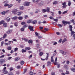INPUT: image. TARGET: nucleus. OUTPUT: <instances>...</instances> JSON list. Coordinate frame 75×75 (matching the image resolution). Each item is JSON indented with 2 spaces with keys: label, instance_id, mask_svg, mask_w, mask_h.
Wrapping results in <instances>:
<instances>
[{
  "label": "nucleus",
  "instance_id": "obj_50",
  "mask_svg": "<svg viewBox=\"0 0 75 75\" xmlns=\"http://www.w3.org/2000/svg\"><path fill=\"white\" fill-rule=\"evenodd\" d=\"M33 74H34V73L32 71H30L29 72V74L30 75H33Z\"/></svg>",
  "mask_w": 75,
  "mask_h": 75
},
{
  "label": "nucleus",
  "instance_id": "obj_4",
  "mask_svg": "<svg viewBox=\"0 0 75 75\" xmlns=\"http://www.w3.org/2000/svg\"><path fill=\"white\" fill-rule=\"evenodd\" d=\"M18 11V10L17 9H13L12 11V13L13 14H16V12Z\"/></svg>",
  "mask_w": 75,
  "mask_h": 75
},
{
  "label": "nucleus",
  "instance_id": "obj_12",
  "mask_svg": "<svg viewBox=\"0 0 75 75\" xmlns=\"http://www.w3.org/2000/svg\"><path fill=\"white\" fill-rule=\"evenodd\" d=\"M33 23V20H29L27 21V23Z\"/></svg>",
  "mask_w": 75,
  "mask_h": 75
},
{
  "label": "nucleus",
  "instance_id": "obj_28",
  "mask_svg": "<svg viewBox=\"0 0 75 75\" xmlns=\"http://www.w3.org/2000/svg\"><path fill=\"white\" fill-rule=\"evenodd\" d=\"M53 4H58V2L57 1H55L53 3Z\"/></svg>",
  "mask_w": 75,
  "mask_h": 75
},
{
  "label": "nucleus",
  "instance_id": "obj_42",
  "mask_svg": "<svg viewBox=\"0 0 75 75\" xmlns=\"http://www.w3.org/2000/svg\"><path fill=\"white\" fill-rule=\"evenodd\" d=\"M71 71H73V72H75V69L74 68H72L71 69Z\"/></svg>",
  "mask_w": 75,
  "mask_h": 75
},
{
  "label": "nucleus",
  "instance_id": "obj_55",
  "mask_svg": "<svg viewBox=\"0 0 75 75\" xmlns=\"http://www.w3.org/2000/svg\"><path fill=\"white\" fill-rule=\"evenodd\" d=\"M13 67H11L9 69V70L10 71H13Z\"/></svg>",
  "mask_w": 75,
  "mask_h": 75
},
{
  "label": "nucleus",
  "instance_id": "obj_14",
  "mask_svg": "<svg viewBox=\"0 0 75 75\" xmlns=\"http://www.w3.org/2000/svg\"><path fill=\"white\" fill-rule=\"evenodd\" d=\"M20 58L19 57H16L15 59V61H18V60H20Z\"/></svg>",
  "mask_w": 75,
  "mask_h": 75
},
{
  "label": "nucleus",
  "instance_id": "obj_36",
  "mask_svg": "<svg viewBox=\"0 0 75 75\" xmlns=\"http://www.w3.org/2000/svg\"><path fill=\"white\" fill-rule=\"evenodd\" d=\"M27 51L25 50L24 49H22V52H26Z\"/></svg>",
  "mask_w": 75,
  "mask_h": 75
},
{
  "label": "nucleus",
  "instance_id": "obj_24",
  "mask_svg": "<svg viewBox=\"0 0 75 75\" xmlns=\"http://www.w3.org/2000/svg\"><path fill=\"white\" fill-rule=\"evenodd\" d=\"M68 6H70L71 4V1H68Z\"/></svg>",
  "mask_w": 75,
  "mask_h": 75
},
{
  "label": "nucleus",
  "instance_id": "obj_58",
  "mask_svg": "<svg viewBox=\"0 0 75 75\" xmlns=\"http://www.w3.org/2000/svg\"><path fill=\"white\" fill-rule=\"evenodd\" d=\"M12 58V57H10L7 58L8 60H10Z\"/></svg>",
  "mask_w": 75,
  "mask_h": 75
},
{
  "label": "nucleus",
  "instance_id": "obj_11",
  "mask_svg": "<svg viewBox=\"0 0 75 75\" xmlns=\"http://www.w3.org/2000/svg\"><path fill=\"white\" fill-rule=\"evenodd\" d=\"M44 4V2L43 1H41L40 2V3L38 4V5L39 6H42V5H43V4Z\"/></svg>",
  "mask_w": 75,
  "mask_h": 75
},
{
  "label": "nucleus",
  "instance_id": "obj_20",
  "mask_svg": "<svg viewBox=\"0 0 75 75\" xmlns=\"http://www.w3.org/2000/svg\"><path fill=\"white\" fill-rule=\"evenodd\" d=\"M51 64V62L48 61L47 63V66H49V65H50Z\"/></svg>",
  "mask_w": 75,
  "mask_h": 75
},
{
  "label": "nucleus",
  "instance_id": "obj_3",
  "mask_svg": "<svg viewBox=\"0 0 75 75\" xmlns=\"http://www.w3.org/2000/svg\"><path fill=\"white\" fill-rule=\"evenodd\" d=\"M6 67H5L2 70L4 74H8V71L7 70H6Z\"/></svg>",
  "mask_w": 75,
  "mask_h": 75
},
{
  "label": "nucleus",
  "instance_id": "obj_52",
  "mask_svg": "<svg viewBox=\"0 0 75 75\" xmlns=\"http://www.w3.org/2000/svg\"><path fill=\"white\" fill-rule=\"evenodd\" d=\"M58 42H60V43H61V42H62V39H60L59 40Z\"/></svg>",
  "mask_w": 75,
  "mask_h": 75
},
{
  "label": "nucleus",
  "instance_id": "obj_40",
  "mask_svg": "<svg viewBox=\"0 0 75 75\" xmlns=\"http://www.w3.org/2000/svg\"><path fill=\"white\" fill-rule=\"evenodd\" d=\"M24 30H25L24 28H21V31L23 32L24 31Z\"/></svg>",
  "mask_w": 75,
  "mask_h": 75
},
{
  "label": "nucleus",
  "instance_id": "obj_62",
  "mask_svg": "<svg viewBox=\"0 0 75 75\" xmlns=\"http://www.w3.org/2000/svg\"><path fill=\"white\" fill-rule=\"evenodd\" d=\"M53 20L54 21H56V22H57V21H58V19H54Z\"/></svg>",
  "mask_w": 75,
  "mask_h": 75
},
{
  "label": "nucleus",
  "instance_id": "obj_43",
  "mask_svg": "<svg viewBox=\"0 0 75 75\" xmlns=\"http://www.w3.org/2000/svg\"><path fill=\"white\" fill-rule=\"evenodd\" d=\"M6 37H7V34H5L4 35L3 38H6Z\"/></svg>",
  "mask_w": 75,
  "mask_h": 75
},
{
  "label": "nucleus",
  "instance_id": "obj_21",
  "mask_svg": "<svg viewBox=\"0 0 75 75\" xmlns=\"http://www.w3.org/2000/svg\"><path fill=\"white\" fill-rule=\"evenodd\" d=\"M37 20H35V21H32V24H36V23H37Z\"/></svg>",
  "mask_w": 75,
  "mask_h": 75
},
{
  "label": "nucleus",
  "instance_id": "obj_29",
  "mask_svg": "<svg viewBox=\"0 0 75 75\" xmlns=\"http://www.w3.org/2000/svg\"><path fill=\"white\" fill-rule=\"evenodd\" d=\"M46 11L47 12V13H49L50 12V8H47V10H46Z\"/></svg>",
  "mask_w": 75,
  "mask_h": 75
},
{
  "label": "nucleus",
  "instance_id": "obj_56",
  "mask_svg": "<svg viewBox=\"0 0 75 75\" xmlns=\"http://www.w3.org/2000/svg\"><path fill=\"white\" fill-rule=\"evenodd\" d=\"M21 24H22V25H24V24H25V22H22L21 23Z\"/></svg>",
  "mask_w": 75,
  "mask_h": 75
},
{
  "label": "nucleus",
  "instance_id": "obj_46",
  "mask_svg": "<svg viewBox=\"0 0 75 75\" xmlns=\"http://www.w3.org/2000/svg\"><path fill=\"white\" fill-rule=\"evenodd\" d=\"M6 13V12L4 11L1 13V14H2V15H4L5 14V13Z\"/></svg>",
  "mask_w": 75,
  "mask_h": 75
},
{
  "label": "nucleus",
  "instance_id": "obj_45",
  "mask_svg": "<svg viewBox=\"0 0 75 75\" xmlns=\"http://www.w3.org/2000/svg\"><path fill=\"white\" fill-rule=\"evenodd\" d=\"M42 11L43 13H45V12L46 11V10L43 9H42Z\"/></svg>",
  "mask_w": 75,
  "mask_h": 75
},
{
  "label": "nucleus",
  "instance_id": "obj_30",
  "mask_svg": "<svg viewBox=\"0 0 75 75\" xmlns=\"http://www.w3.org/2000/svg\"><path fill=\"white\" fill-rule=\"evenodd\" d=\"M18 20H22L23 18V17L19 16L18 18Z\"/></svg>",
  "mask_w": 75,
  "mask_h": 75
},
{
  "label": "nucleus",
  "instance_id": "obj_57",
  "mask_svg": "<svg viewBox=\"0 0 75 75\" xmlns=\"http://www.w3.org/2000/svg\"><path fill=\"white\" fill-rule=\"evenodd\" d=\"M66 63L67 64H68H68H69V61L68 60H67L66 62Z\"/></svg>",
  "mask_w": 75,
  "mask_h": 75
},
{
  "label": "nucleus",
  "instance_id": "obj_15",
  "mask_svg": "<svg viewBox=\"0 0 75 75\" xmlns=\"http://www.w3.org/2000/svg\"><path fill=\"white\" fill-rule=\"evenodd\" d=\"M55 62H54V65H57V62H56L57 61V58L56 57L55 58Z\"/></svg>",
  "mask_w": 75,
  "mask_h": 75
},
{
  "label": "nucleus",
  "instance_id": "obj_17",
  "mask_svg": "<svg viewBox=\"0 0 75 75\" xmlns=\"http://www.w3.org/2000/svg\"><path fill=\"white\" fill-rule=\"evenodd\" d=\"M11 32H12V31H11V30H8L6 32V33L7 34H10V33H11Z\"/></svg>",
  "mask_w": 75,
  "mask_h": 75
},
{
  "label": "nucleus",
  "instance_id": "obj_41",
  "mask_svg": "<svg viewBox=\"0 0 75 75\" xmlns=\"http://www.w3.org/2000/svg\"><path fill=\"white\" fill-rule=\"evenodd\" d=\"M16 68L17 69H20L21 68V66L20 65H18L17 66Z\"/></svg>",
  "mask_w": 75,
  "mask_h": 75
},
{
  "label": "nucleus",
  "instance_id": "obj_47",
  "mask_svg": "<svg viewBox=\"0 0 75 75\" xmlns=\"http://www.w3.org/2000/svg\"><path fill=\"white\" fill-rule=\"evenodd\" d=\"M7 49L8 50H11V47H9L7 48Z\"/></svg>",
  "mask_w": 75,
  "mask_h": 75
},
{
  "label": "nucleus",
  "instance_id": "obj_9",
  "mask_svg": "<svg viewBox=\"0 0 75 75\" xmlns=\"http://www.w3.org/2000/svg\"><path fill=\"white\" fill-rule=\"evenodd\" d=\"M13 20H16L18 18V17L17 16H14V17H13V18H11Z\"/></svg>",
  "mask_w": 75,
  "mask_h": 75
},
{
  "label": "nucleus",
  "instance_id": "obj_18",
  "mask_svg": "<svg viewBox=\"0 0 75 75\" xmlns=\"http://www.w3.org/2000/svg\"><path fill=\"white\" fill-rule=\"evenodd\" d=\"M8 75H14L13 74V73L11 72H9L8 73Z\"/></svg>",
  "mask_w": 75,
  "mask_h": 75
},
{
  "label": "nucleus",
  "instance_id": "obj_59",
  "mask_svg": "<svg viewBox=\"0 0 75 75\" xmlns=\"http://www.w3.org/2000/svg\"><path fill=\"white\" fill-rule=\"evenodd\" d=\"M56 34L57 35H59L60 34H61V33H59V32H57Z\"/></svg>",
  "mask_w": 75,
  "mask_h": 75
},
{
  "label": "nucleus",
  "instance_id": "obj_26",
  "mask_svg": "<svg viewBox=\"0 0 75 75\" xmlns=\"http://www.w3.org/2000/svg\"><path fill=\"white\" fill-rule=\"evenodd\" d=\"M65 41H67V39L66 38H64L62 41V44H63V43L65 42Z\"/></svg>",
  "mask_w": 75,
  "mask_h": 75
},
{
  "label": "nucleus",
  "instance_id": "obj_8",
  "mask_svg": "<svg viewBox=\"0 0 75 75\" xmlns=\"http://www.w3.org/2000/svg\"><path fill=\"white\" fill-rule=\"evenodd\" d=\"M6 21L7 22H9L10 21V17H7L6 19Z\"/></svg>",
  "mask_w": 75,
  "mask_h": 75
},
{
  "label": "nucleus",
  "instance_id": "obj_16",
  "mask_svg": "<svg viewBox=\"0 0 75 75\" xmlns=\"http://www.w3.org/2000/svg\"><path fill=\"white\" fill-rule=\"evenodd\" d=\"M24 6H20L19 7L20 9L21 10H24Z\"/></svg>",
  "mask_w": 75,
  "mask_h": 75
},
{
  "label": "nucleus",
  "instance_id": "obj_7",
  "mask_svg": "<svg viewBox=\"0 0 75 75\" xmlns=\"http://www.w3.org/2000/svg\"><path fill=\"white\" fill-rule=\"evenodd\" d=\"M28 28L30 29V30L32 31H33L34 30H33V27L31 26L30 25L28 27Z\"/></svg>",
  "mask_w": 75,
  "mask_h": 75
},
{
  "label": "nucleus",
  "instance_id": "obj_10",
  "mask_svg": "<svg viewBox=\"0 0 75 75\" xmlns=\"http://www.w3.org/2000/svg\"><path fill=\"white\" fill-rule=\"evenodd\" d=\"M5 62V60L3 59H1L0 60V64L3 63Z\"/></svg>",
  "mask_w": 75,
  "mask_h": 75
},
{
  "label": "nucleus",
  "instance_id": "obj_31",
  "mask_svg": "<svg viewBox=\"0 0 75 75\" xmlns=\"http://www.w3.org/2000/svg\"><path fill=\"white\" fill-rule=\"evenodd\" d=\"M40 43H39L38 44H37L36 45V47L38 48V47H40Z\"/></svg>",
  "mask_w": 75,
  "mask_h": 75
},
{
  "label": "nucleus",
  "instance_id": "obj_2",
  "mask_svg": "<svg viewBox=\"0 0 75 75\" xmlns=\"http://www.w3.org/2000/svg\"><path fill=\"white\" fill-rule=\"evenodd\" d=\"M63 24H64V25H65L67 24H70L71 22H67L65 21H63L62 22Z\"/></svg>",
  "mask_w": 75,
  "mask_h": 75
},
{
  "label": "nucleus",
  "instance_id": "obj_44",
  "mask_svg": "<svg viewBox=\"0 0 75 75\" xmlns=\"http://www.w3.org/2000/svg\"><path fill=\"white\" fill-rule=\"evenodd\" d=\"M18 48H17V47L15 48L14 49V52H16V51H17L18 50Z\"/></svg>",
  "mask_w": 75,
  "mask_h": 75
},
{
  "label": "nucleus",
  "instance_id": "obj_27",
  "mask_svg": "<svg viewBox=\"0 0 75 75\" xmlns=\"http://www.w3.org/2000/svg\"><path fill=\"white\" fill-rule=\"evenodd\" d=\"M67 65H65L64 66V67L66 69H68V67H67Z\"/></svg>",
  "mask_w": 75,
  "mask_h": 75
},
{
  "label": "nucleus",
  "instance_id": "obj_51",
  "mask_svg": "<svg viewBox=\"0 0 75 75\" xmlns=\"http://www.w3.org/2000/svg\"><path fill=\"white\" fill-rule=\"evenodd\" d=\"M67 12H68V11H65L64 12L62 13V14H65V13H67Z\"/></svg>",
  "mask_w": 75,
  "mask_h": 75
},
{
  "label": "nucleus",
  "instance_id": "obj_1",
  "mask_svg": "<svg viewBox=\"0 0 75 75\" xmlns=\"http://www.w3.org/2000/svg\"><path fill=\"white\" fill-rule=\"evenodd\" d=\"M69 28H70V31H71V36L72 35H73L74 34H75V32H74L72 31V26L71 25H70L69 26Z\"/></svg>",
  "mask_w": 75,
  "mask_h": 75
},
{
  "label": "nucleus",
  "instance_id": "obj_64",
  "mask_svg": "<svg viewBox=\"0 0 75 75\" xmlns=\"http://www.w3.org/2000/svg\"><path fill=\"white\" fill-rule=\"evenodd\" d=\"M51 75H55V72H52L51 73Z\"/></svg>",
  "mask_w": 75,
  "mask_h": 75
},
{
  "label": "nucleus",
  "instance_id": "obj_25",
  "mask_svg": "<svg viewBox=\"0 0 75 75\" xmlns=\"http://www.w3.org/2000/svg\"><path fill=\"white\" fill-rule=\"evenodd\" d=\"M4 21H2L0 22V25L2 24H4Z\"/></svg>",
  "mask_w": 75,
  "mask_h": 75
},
{
  "label": "nucleus",
  "instance_id": "obj_48",
  "mask_svg": "<svg viewBox=\"0 0 75 75\" xmlns=\"http://www.w3.org/2000/svg\"><path fill=\"white\" fill-rule=\"evenodd\" d=\"M28 27V25H24L23 26L24 28H26V27Z\"/></svg>",
  "mask_w": 75,
  "mask_h": 75
},
{
  "label": "nucleus",
  "instance_id": "obj_33",
  "mask_svg": "<svg viewBox=\"0 0 75 75\" xmlns=\"http://www.w3.org/2000/svg\"><path fill=\"white\" fill-rule=\"evenodd\" d=\"M71 22H72V23H73L75 25V21H74V20L73 19H72L71 21Z\"/></svg>",
  "mask_w": 75,
  "mask_h": 75
},
{
  "label": "nucleus",
  "instance_id": "obj_39",
  "mask_svg": "<svg viewBox=\"0 0 75 75\" xmlns=\"http://www.w3.org/2000/svg\"><path fill=\"white\" fill-rule=\"evenodd\" d=\"M14 25L16 26V27H17L18 26V23L17 22H16L14 24Z\"/></svg>",
  "mask_w": 75,
  "mask_h": 75
},
{
  "label": "nucleus",
  "instance_id": "obj_32",
  "mask_svg": "<svg viewBox=\"0 0 75 75\" xmlns=\"http://www.w3.org/2000/svg\"><path fill=\"white\" fill-rule=\"evenodd\" d=\"M4 26V27H7V23H4L3 24Z\"/></svg>",
  "mask_w": 75,
  "mask_h": 75
},
{
  "label": "nucleus",
  "instance_id": "obj_19",
  "mask_svg": "<svg viewBox=\"0 0 75 75\" xmlns=\"http://www.w3.org/2000/svg\"><path fill=\"white\" fill-rule=\"evenodd\" d=\"M61 53L63 54V55H65V52L63 51H60Z\"/></svg>",
  "mask_w": 75,
  "mask_h": 75
},
{
  "label": "nucleus",
  "instance_id": "obj_60",
  "mask_svg": "<svg viewBox=\"0 0 75 75\" xmlns=\"http://www.w3.org/2000/svg\"><path fill=\"white\" fill-rule=\"evenodd\" d=\"M26 72H27V69H25L23 74H25V73H26Z\"/></svg>",
  "mask_w": 75,
  "mask_h": 75
},
{
  "label": "nucleus",
  "instance_id": "obj_13",
  "mask_svg": "<svg viewBox=\"0 0 75 75\" xmlns=\"http://www.w3.org/2000/svg\"><path fill=\"white\" fill-rule=\"evenodd\" d=\"M23 13V11H21L20 12H18L16 14H17L18 16H21V14H22Z\"/></svg>",
  "mask_w": 75,
  "mask_h": 75
},
{
  "label": "nucleus",
  "instance_id": "obj_37",
  "mask_svg": "<svg viewBox=\"0 0 75 75\" xmlns=\"http://www.w3.org/2000/svg\"><path fill=\"white\" fill-rule=\"evenodd\" d=\"M24 64V62L23 61H22L21 62V65H23Z\"/></svg>",
  "mask_w": 75,
  "mask_h": 75
},
{
  "label": "nucleus",
  "instance_id": "obj_49",
  "mask_svg": "<svg viewBox=\"0 0 75 75\" xmlns=\"http://www.w3.org/2000/svg\"><path fill=\"white\" fill-rule=\"evenodd\" d=\"M43 54V53L42 52H40L39 54V55L40 56H42Z\"/></svg>",
  "mask_w": 75,
  "mask_h": 75
},
{
  "label": "nucleus",
  "instance_id": "obj_34",
  "mask_svg": "<svg viewBox=\"0 0 75 75\" xmlns=\"http://www.w3.org/2000/svg\"><path fill=\"white\" fill-rule=\"evenodd\" d=\"M29 44H30V43H31V44H32L33 43V41H32L31 40H30L28 41Z\"/></svg>",
  "mask_w": 75,
  "mask_h": 75
},
{
  "label": "nucleus",
  "instance_id": "obj_61",
  "mask_svg": "<svg viewBox=\"0 0 75 75\" xmlns=\"http://www.w3.org/2000/svg\"><path fill=\"white\" fill-rule=\"evenodd\" d=\"M25 41L27 42V41H28V40L26 38H24L23 39Z\"/></svg>",
  "mask_w": 75,
  "mask_h": 75
},
{
  "label": "nucleus",
  "instance_id": "obj_54",
  "mask_svg": "<svg viewBox=\"0 0 75 75\" xmlns=\"http://www.w3.org/2000/svg\"><path fill=\"white\" fill-rule=\"evenodd\" d=\"M35 35L37 36V37H38V33H37V32H35Z\"/></svg>",
  "mask_w": 75,
  "mask_h": 75
},
{
  "label": "nucleus",
  "instance_id": "obj_38",
  "mask_svg": "<svg viewBox=\"0 0 75 75\" xmlns=\"http://www.w3.org/2000/svg\"><path fill=\"white\" fill-rule=\"evenodd\" d=\"M12 6H13V4H10L9 5H8V8H10L11 7H12Z\"/></svg>",
  "mask_w": 75,
  "mask_h": 75
},
{
  "label": "nucleus",
  "instance_id": "obj_23",
  "mask_svg": "<svg viewBox=\"0 0 75 75\" xmlns=\"http://www.w3.org/2000/svg\"><path fill=\"white\" fill-rule=\"evenodd\" d=\"M25 50H31V48H30V47H26L25 48Z\"/></svg>",
  "mask_w": 75,
  "mask_h": 75
},
{
  "label": "nucleus",
  "instance_id": "obj_35",
  "mask_svg": "<svg viewBox=\"0 0 75 75\" xmlns=\"http://www.w3.org/2000/svg\"><path fill=\"white\" fill-rule=\"evenodd\" d=\"M51 61L52 62H53L54 60V59H53V57L52 56L51 57Z\"/></svg>",
  "mask_w": 75,
  "mask_h": 75
},
{
  "label": "nucleus",
  "instance_id": "obj_22",
  "mask_svg": "<svg viewBox=\"0 0 75 75\" xmlns=\"http://www.w3.org/2000/svg\"><path fill=\"white\" fill-rule=\"evenodd\" d=\"M46 54H47V56L45 58V59L46 60H47V59H48V56H49L48 55H49V54L48 53H47Z\"/></svg>",
  "mask_w": 75,
  "mask_h": 75
},
{
  "label": "nucleus",
  "instance_id": "obj_6",
  "mask_svg": "<svg viewBox=\"0 0 75 75\" xmlns=\"http://www.w3.org/2000/svg\"><path fill=\"white\" fill-rule=\"evenodd\" d=\"M30 4V2H25L24 3V6H28Z\"/></svg>",
  "mask_w": 75,
  "mask_h": 75
},
{
  "label": "nucleus",
  "instance_id": "obj_5",
  "mask_svg": "<svg viewBox=\"0 0 75 75\" xmlns=\"http://www.w3.org/2000/svg\"><path fill=\"white\" fill-rule=\"evenodd\" d=\"M66 4L67 3L66 2H64L62 3V5H63V6H62V7H63V8H66V7L67 6V5H66Z\"/></svg>",
  "mask_w": 75,
  "mask_h": 75
},
{
  "label": "nucleus",
  "instance_id": "obj_63",
  "mask_svg": "<svg viewBox=\"0 0 75 75\" xmlns=\"http://www.w3.org/2000/svg\"><path fill=\"white\" fill-rule=\"evenodd\" d=\"M44 30L45 31H48V28H45Z\"/></svg>",
  "mask_w": 75,
  "mask_h": 75
},
{
  "label": "nucleus",
  "instance_id": "obj_53",
  "mask_svg": "<svg viewBox=\"0 0 75 75\" xmlns=\"http://www.w3.org/2000/svg\"><path fill=\"white\" fill-rule=\"evenodd\" d=\"M4 55L3 54L2 56L0 57V59L1 58H4Z\"/></svg>",
  "mask_w": 75,
  "mask_h": 75
}]
</instances>
